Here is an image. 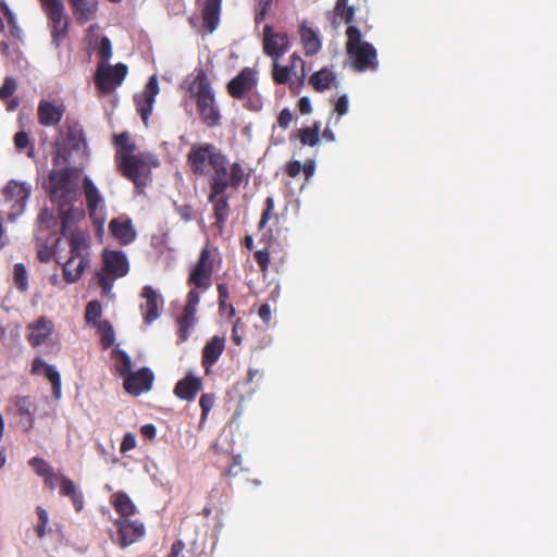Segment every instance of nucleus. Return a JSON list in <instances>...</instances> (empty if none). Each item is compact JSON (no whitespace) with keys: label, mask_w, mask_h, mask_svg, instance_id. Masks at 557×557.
I'll list each match as a JSON object with an SVG mask.
<instances>
[{"label":"nucleus","mask_w":557,"mask_h":557,"mask_svg":"<svg viewBox=\"0 0 557 557\" xmlns=\"http://www.w3.org/2000/svg\"><path fill=\"white\" fill-rule=\"evenodd\" d=\"M82 172L78 166L61 162L59 166L53 164L48 175L47 193L51 202L58 206L62 235H66L72 224L84 216L82 210L73 207L79 197L78 182Z\"/></svg>","instance_id":"nucleus-1"},{"label":"nucleus","mask_w":557,"mask_h":557,"mask_svg":"<svg viewBox=\"0 0 557 557\" xmlns=\"http://www.w3.org/2000/svg\"><path fill=\"white\" fill-rule=\"evenodd\" d=\"M188 91L196 98V107L201 121L208 127L219 125L221 120L220 110L215 101L211 81L202 67L195 69L193 81L188 85Z\"/></svg>","instance_id":"nucleus-2"},{"label":"nucleus","mask_w":557,"mask_h":557,"mask_svg":"<svg viewBox=\"0 0 557 557\" xmlns=\"http://www.w3.org/2000/svg\"><path fill=\"white\" fill-rule=\"evenodd\" d=\"M249 180L250 171L240 162L230 163L227 156L224 153L209 176L211 197L214 198L225 194L227 188L238 189L243 184H248Z\"/></svg>","instance_id":"nucleus-3"},{"label":"nucleus","mask_w":557,"mask_h":557,"mask_svg":"<svg viewBox=\"0 0 557 557\" xmlns=\"http://www.w3.org/2000/svg\"><path fill=\"white\" fill-rule=\"evenodd\" d=\"M346 53L356 72L376 71L379 67L377 51L374 46L362 40L360 29L350 25L346 29Z\"/></svg>","instance_id":"nucleus-4"},{"label":"nucleus","mask_w":557,"mask_h":557,"mask_svg":"<svg viewBox=\"0 0 557 557\" xmlns=\"http://www.w3.org/2000/svg\"><path fill=\"white\" fill-rule=\"evenodd\" d=\"M70 257L62 263L63 276L67 283L77 282L89 264V244L87 237L78 232L69 236Z\"/></svg>","instance_id":"nucleus-5"},{"label":"nucleus","mask_w":557,"mask_h":557,"mask_svg":"<svg viewBox=\"0 0 557 557\" xmlns=\"http://www.w3.org/2000/svg\"><path fill=\"white\" fill-rule=\"evenodd\" d=\"M129 271V262L123 251L104 250L102 253V267L97 272V283L102 295H110L113 284L117 278L124 277Z\"/></svg>","instance_id":"nucleus-6"},{"label":"nucleus","mask_w":557,"mask_h":557,"mask_svg":"<svg viewBox=\"0 0 557 557\" xmlns=\"http://www.w3.org/2000/svg\"><path fill=\"white\" fill-rule=\"evenodd\" d=\"M64 128L63 141L52 158V164L55 166L61 165V161L62 163H70L73 152L84 154L87 148L84 129L79 122L67 116L64 122Z\"/></svg>","instance_id":"nucleus-7"},{"label":"nucleus","mask_w":557,"mask_h":557,"mask_svg":"<svg viewBox=\"0 0 557 557\" xmlns=\"http://www.w3.org/2000/svg\"><path fill=\"white\" fill-rule=\"evenodd\" d=\"M223 156V151L213 144H194L186 156V162L196 176H210Z\"/></svg>","instance_id":"nucleus-8"},{"label":"nucleus","mask_w":557,"mask_h":557,"mask_svg":"<svg viewBox=\"0 0 557 557\" xmlns=\"http://www.w3.org/2000/svg\"><path fill=\"white\" fill-rule=\"evenodd\" d=\"M115 159L122 175L132 181L136 186L145 185L146 178L150 173V156L139 152L116 153Z\"/></svg>","instance_id":"nucleus-9"},{"label":"nucleus","mask_w":557,"mask_h":557,"mask_svg":"<svg viewBox=\"0 0 557 557\" xmlns=\"http://www.w3.org/2000/svg\"><path fill=\"white\" fill-rule=\"evenodd\" d=\"M113 524L116 528V534L112 533L110 537L122 549L138 542L146 534V527L138 519L116 518Z\"/></svg>","instance_id":"nucleus-10"},{"label":"nucleus","mask_w":557,"mask_h":557,"mask_svg":"<svg viewBox=\"0 0 557 557\" xmlns=\"http://www.w3.org/2000/svg\"><path fill=\"white\" fill-rule=\"evenodd\" d=\"M200 302V295L196 289H190L186 297V304L183 312L177 317V344L185 343L190 335V331L197 324V308Z\"/></svg>","instance_id":"nucleus-11"},{"label":"nucleus","mask_w":557,"mask_h":557,"mask_svg":"<svg viewBox=\"0 0 557 557\" xmlns=\"http://www.w3.org/2000/svg\"><path fill=\"white\" fill-rule=\"evenodd\" d=\"M213 274V260L208 246L200 251L199 258L191 269L187 283L196 288L207 290L211 286Z\"/></svg>","instance_id":"nucleus-12"},{"label":"nucleus","mask_w":557,"mask_h":557,"mask_svg":"<svg viewBox=\"0 0 557 557\" xmlns=\"http://www.w3.org/2000/svg\"><path fill=\"white\" fill-rule=\"evenodd\" d=\"M290 48L289 36L286 32H276L270 24L263 27L262 49L271 59H281Z\"/></svg>","instance_id":"nucleus-13"},{"label":"nucleus","mask_w":557,"mask_h":557,"mask_svg":"<svg viewBox=\"0 0 557 557\" xmlns=\"http://www.w3.org/2000/svg\"><path fill=\"white\" fill-rule=\"evenodd\" d=\"M127 71V66L123 63L99 66L95 75V84L102 92H112L123 83Z\"/></svg>","instance_id":"nucleus-14"},{"label":"nucleus","mask_w":557,"mask_h":557,"mask_svg":"<svg viewBox=\"0 0 557 557\" xmlns=\"http://www.w3.org/2000/svg\"><path fill=\"white\" fill-rule=\"evenodd\" d=\"M258 85V73L252 67H244L234 78H232L226 89L234 99H243L246 95L252 92Z\"/></svg>","instance_id":"nucleus-15"},{"label":"nucleus","mask_w":557,"mask_h":557,"mask_svg":"<svg viewBox=\"0 0 557 557\" xmlns=\"http://www.w3.org/2000/svg\"><path fill=\"white\" fill-rule=\"evenodd\" d=\"M159 94V83L156 75H152L143 92L134 96L136 110L140 115L144 124L147 126L152 112L156 96Z\"/></svg>","instance_id":"nucleus-16"},{"label":"nucleus","mask_w":557,"mask_h":557,"mask_svg":"<svg viewBox=\"0 0 557 557\" xmlns=\"http://www.w3.org/2000/svg\"><path fill=\"white\" fill-rule=\"evenodd\" d=\"M48 18L51 22L52 42L59 47L61 41L67 36L69 20L64 13L63 3L44 8Z\"/></svg>","instance_id":"nucleus-17"},{"label":"nucleus","mask_w":557,"mask_h":557,"mask_svg":"<svg viewBox=\"0 0 557 557\" xmlns=\"http://www.w3.org/2000/svg\"><path fill=\"white\" fill-rule=\"evenodd\" d=\"M101 314L102 306L98 300H91L87 304L85 309L86 322L103 332L102 343L104 347H110L114 342V332L109 321H98Z\"/></svg>","instance_id":"nucleus-18"},{"label":"nucleus","mask_w":557,"mask_h":557,"mask_svg":"<svg viewBox=\"0 0 557 557\" xmlns=\"http://www.w3.org/2000/svg\"><path fill=\"white\" fill-rule=\"evenodd\" d=\"M154 375L149 368H143L125 376L124 388L134 396H138L152 388Z\"/></svg>","instance_id":"nucleus-19"},{"label":"nucleus","mask_w":557,"mask_h":557,"mask_svg":"<svg viewBox=\"0 0 557 557\" xmlns=\"http://www.w3.org/2000/svg\"><path fill=\"white\" fill-rule=\"evenodd\" d=\"M28 334L26 336L32 347H38L47 343L54 332V324L51 319L41 315L27 325Z\"/></svg>","instance_id":"nucleus-20"},{"label":"nucleus","mask_w":557,"mask_h":557,"mask_svg":"<svg viewBox=\"0 0 557 557\" xmlns=\"http://www.w3.org/2000/svg\"><path fill=\"white\" fill-rule=\"evenodd\" d=\"M65 112L63 103L40 100L37 107L38 123L45 127H55L60 124Z\"/></svg>","instance_id":"nucleus-21"},{"label":"nucleus","mask_w":557,"mask_h":557,"mask_svg":"<svg viewBox=\"0 0 557 557\" xmlns=\"http://www.w3.org/2000/svg\"><path fill=\"white\" fill-rule=\"evenodd\" d=\"M298 34L305 54L308 57L318 54L322 48L319 30L305 20L299 23Z\"/></svg>","instance_id":"nucleus-22"},{"label":"nucleus","mask_w":557,"mask_h":557,"mask_svg":"<svg viewBox=\"0 0 557 557\" xmlns=\"http://www.w3.org/2000/svg\"><path fill=\"white\" fill-rule=\"evenodd\" d=\"M141 297L145 302L140 305V311L146 324H150L159 318V304L162 302L161 296L150 285L143 288Z\"/></svg>","instance_id":"nucleus-23"},{"label":"nucleus","mask_w":557,"mask_h":557,"mask_svg":"<svg viewBox=\"0 0 557 557\" xmlns=\"http://www.w3.org/2000/svg\"><path fill=\"white\" fill-rule=\"evenodd\" d=\"M201 5L202 26L208 33H213L219 24L222 11V0H197Z\"/></svg>","instance_id":"nucleus-24"},{"label":"nucleus","mask_w":557,"mask_h":557,"mask_svg":"<svg viewBox=\"0 0 557 557\" xmlns=\"http://www.w3.org/2000/svg\"><path fill=\"white\" fill-rule=\"evenodd\" d=\"M202 388V381L200 377L188 373L180 380L174 387V394L182 400L191 401Z\"/></svg>","instance_id":"nucleus-25"},{"label":"nucleus","mask_w":557,"mask_h":557,"mask_svg":"<svg viewBox=\"0 0 557 557\" xmlns=\"http://www.w3.org/2000/svg\"><path fill=\"white\" fill-rule=\"evenodd\" d=\"M45 372L46 377L52 385L54 398L61 397V376L60 373L50 364H47L40 357H36L32 363V373L39 375Z\"/></svg>","instance_id":"nucleus-26"},{"label":"nucleus","mask_w":557,"mask_h":557,"mask_svg":"<svg viewBox=\"0 0 557 557\" xmlns=\"http://www.w3.org/2000/svg\"><path fill=\"white\" fill-rule=\"evenodd\" d=\"M225 339L221 336H213L202 349V367L206 372L209 373L210 368L219 360L220 356L224 351Z\"/></svg>","instance_id":"nucleus-27"},{"label":"nucleus","mask_w":557,"mask_h":557,"mask_svg":"<svg viewBox=\"0 0 557 557\" xmlns=\"http://www.w3.org/2000/svg\"><path fill=\"white\" fill-rule=\"evenodd\" d=\"M109 230H110L111 234L122 245L131 244L136 237V232H135L132 221L129 219H126V220L113 219L109 224Z\"/></svg>","instance_id":"nucleus-28"},{"label":"nucleus","mask_w":557,"mask_h":557,"mask_svg":"<svg viewBox=\"0 0 557 557\" xmlns=\"http://www.w3.org/2000/svg\"><path fill=\"white\" fill-rule=\"evenodd\" d=\"M69 2L79 24H85L96 16L98 10L97 0H69Z\"/></svg>","instance_id":"nucleus-29"},{"label":"nucleus","mask_w":557,"mask_h":557,"mask_svg":"<svg viewBox=\"0 0 557 557\" xmlns=\"http://www.w3.org/2000/svg\"><path fill=\"white\" fill-rule=\"evenodd\" d=\"M60 495L70 497L75 510L82 511L84 508V495L78 491L73 480L65 475L60 478Z\"/></svg>","instance_id":"nucleus-30"},{"label":"nucleus","mask_w":557,"mask_h":557,"mask_svg":"<svg viewBox=\"0 0 557 557\" xmlns=\"http://www.w3.org/2000/svg\"><path fill=\"white\" fill-rule=\"evenodd\" d=\"M110 503L119 513V518H132L137 512L135 504L124 492H116L112 494Z\"/></svg>","instance_id":"nucleus-31"},{"label":"nucleus","mask_w":557,"mask_h":557,"mask_svg":"<svg viewBox=\"0 0 557 557\" xmlns=\"http://www.w3.org/2000/svg\"><path fill=\"white\" fill-rule=\"evenodd\" d=\"M30 194V187L25 183H17L10 181L3 189V195L7 200L14 201L20 207H23Z\"/></svg>","instance_id":"nucleus-32"},{"label":"nucleus","mask_w":557,"mask_h":557,"mask_svg":"<svg viewBox=\"0 0 557 557\" xmlns=\"http://www.w3.org/2000/svg\"><path fill=\"white\" fill-rule=\"evenodd\" d=\"M208 200L213 205V216L215 219V225L222 230L230 215V205L227 198L223 195L211 197V190H209Z\"/></svg>","instance_id":"nucleus-33"},{"label":"nucleus","mask_w":557,"mask_h":557,"mask_svg":"<svg viewBox=\"0 0 557 557\" xmlns=\"http://www.w3.org/2000/svg\"><path fill=\"white\" fill-rule=\"evenodd\" d=\"M83 187H84L87 209H88L89 214L92 216V215H95L98 207L102 203L103 200H102V197H101L98 188L95 186V184L88 176L84 177Z\"/></svg>","instance_id":"nucleus-34"},{"label":"nucleus","mask_w":557,"mask_h":557,"mask_svg":"<svg viewBox=\"0 0 557 557\" xmlns=\"http://www.w3.org/2000/svg\"><path fill=\"white\" fill-rule=\"evenodd\" d=\"M288 66L293 71V76L295 77L294 81L289 82V88H299L300 86L304 85L306 79V62L297 52H294L289 58Z\"/></svg>","instance_id":"nucleus-35"},{"label":"nucleus","mask_w":557,"mask_h":557,"mask_svg":"<svg viewBox=\"0 0 557 557\" xmlns=\"http://www.w3.org/2000/svg\"><path fill=\"white\" fill-rule=\"evenodd\" d=\"M16 412L18 416L26 417L25 432L28 433L35 424V406L28 396H18L15 399Z\"/></svg>","instance_id":"nucleus-36"},{"label":"nucleus","mask_w":557,"mask_h":557,"mask_svg":"<svg viewBox=\"0 0 557 557\" xmlns=\"http://www.w3.org/2000/svg\"><path fill=\"white\" fill-rule=\"evenodd\" d=\"M335 79V74L327 67H323L309 77V84L314 88V90L322 92L331 88Z\"/></svg>","instance_id":"nucleus-37"},{"label":"nucleus","mask_w":557,"mask_h":557,"mask_svg":"<svg viewBox=\"0 0 557 557\" xmlns=\"http://www.w3.org/2000/svg\"><path fill=\"white\" fill-rule=\"evenodd\" d=\"M293 76L288 65H281L280 59H272V79L277 85L287 84Z\"/></svg>","instance_id":"nucleus-38"},{"label":"nucleus","mask_w":557,"mask_h":557,"mask_svg":"<svg viewBox=\"0 0 557 557\" xmlns=\"http://www.w3.org/2000/svg\"><path fill=\"white\" fill-rule=\"evenodd\" d=\"M356 9L348 4V0H336L334 5V14L345 22L348 26L352 25Z\"/></svg>","instance_id":"nucleus-39"},{"label":"nucleus","mask_w":557,"mask_h":557,"mask_svg":"<svg viewBox=\"0 0 557 557\" xmlns=\"http://www.w3.org/2000/svg\"><path fill=\"white\" fill-rule=\"evenodd\" d=\"M320 124L298 129V138L304 146H314L319 143Z\"/></svg>","instance_id":"nucleus-40"},{"label":"nucleus","mask_w":557,"mask_h":557,"mask_svg":"<svg viewBox=\"0 0 557 557\" xmlns=\"http://www.w3.org/2000/svg\"><path fill=\"white\" fill-rule=\"evenodd\" d=\"M13 282L15 287L24 293L28 289V272L23 263H15L13 269Z\"/></svg>","instance_id":"nucleus-41"},{"label":"nucleus","mask_w":557,"mask_h":557,"mask_svg":"<svg viewBox=\"0 0 557 557\" xmlns=\"http://www.w3.org/2000/svg\"><path fill=\"white\" fill-rule=\"evenodd\" d=\"M114 145L117 149L123 150L116 153H133L136 150V145L131 140L127 132L114 135Z\"/></svg>","instance_id":"nucleus-42"},{"label":"nucleus","mask_w":557,"mask_h":557,"mask_svg":"<svg viewBox=\"0 0 557 557\" xmlns=\"http://www.w3.org/2000/svg\"><path fill=\"white\" fill-rule=\"evenodd\" d=\"M36 513L38 516V522L35 525V532L38 539H44L47 535V525L49 522V516L45 508L37 506Z\"/></svg>","instance_id":"nucleus-43"},{"label":"nucleus","mask_w":557,"mask_h":557,"mask_svg":"<svg viewBox=\"0 0 557 557\" xmlns=\"http://www.w3.org/2000/svg\"><path fill=\"white\" fill-rule=\"evenodd\" d=\"M119 362L116 364L117 372L120 376L125 380V376L133 373L132 371V360L129 356L125 351H117L116 354Z\"/></svg>","instance_id":"nucleus-44"},{"label":"nucleus","mask_w":557,"mask_h":557,"mask_svg":"<svg viewBox=\"0 0 557 557\" xmlns=\"http://www.w3.org/2000/svg\"><path fill=\"white\" fill-rule=\"evenodd\" d=\"M272 3H273V0H257L256 13H255L256 25H259L261 22H263L265 20L267 15L270 12Z\"/></svg>","instance_id":"nucleus-45"},{"label":"nucleus","mask_w":557,"mask_h":557,"mask_svg":"<svg viewBox=\"0 0 557 557\" xmlns=\"http://www.w3.org/2000/svg\"><path fill=\"white\" fill-rule=\"evenodd\" d=\"M28 465L39 476L42 478L53 470L45 459L39 457H33L29 459Z\"/></svg>","instance_id":"nucleus-46"},{"label":"nucleus","mask_w":557,"mask_h":557,"mask_svg":"<svg viewBox=\"0 0 557 557\" xmlns=\"http://www.w3.org/2000/svg\"><path fill=\"white\" fill-rule=\"evenodd\" d=\"M16 89V81L11 76H7L4 78L3 85L0 87V100L5 101L15 94Z\"/></svg>","instance_id":"nucleus-47"},{"label":"nucleus","mask_w":557,"mask_h":557,"mask_svg":"<svg viewBox=\"0 0 557 557\" xmlns=\"http://www.w3.org/2000/svg\"><path fill=\"white\" fill-rule=\"evenodd\" d=\"M215 403V395L211 393L202 394L199 399V406L201 408V421H205L213 408Z\"/></svg>","instance_id":"nucleus-48"},{"label":"nucleus","mask_w":557,"mask_h":557,"mask_svg":"<svg viewBox=\"0 0 557 557\" xmlns=\"http://www.w3.org/2000/svg\"><path fill=\"white\" fill-rule=\"evenodd\" d=\"M255 260L262 272H267L270 265V251L268 249H260L253 253Z\"/></svg>","instance_id":"nucleus-49"},{"label":"nucleus","mask_w":557,"mask_h":557,"mask_svg":"<svg viewBox=\"0 0 557 557\" xmlns=\"http://www.w3.org/2000/svg\"><path fill=\"white\" fill-rule=\"evenodd\" d=\"M265 208L262 212V215H261V219L259 221V224H258V227L261 230L263 228L267 223L269 222V220L272 218V212L274 210V200L272 197H268L265 199Z\"/></svg>","instance_id":"nucleus-50"},{"label":"nucleus","mask_w":557,"mask_h":557,"mask_svg":"<svg viewBox=\"0 0 557 557\" xmlns=\"http://www.w3.org/2000/svg\"><path fill=\"white\" fill-rule=\"evenodd\" d=\"M98 54L103 62H107L112 55V46L108 37H102L98 49Z\"/></svg>","instance_id":"nucleus-51"},{"label":"nucleus","mask_w":557,"mask_h":557,"mask_svg":"<svg viewBox=\"0 0 557 557\" xmlns=\"http://www.w3.org/2000/svg\"><path fill=\"white\" fill-rule=\"evenodd\" d=\"M38 222L46 228L57 225V219L52 211L44 209L38 215Z\"/></svg>","instance_id":"nucleus-52"},{"label":"nucleus","mask_w":557,"mask_h":557,"mask_svg":"<svg viewBox=\"0 0 557 557\" xmlns=\"http://www.w3.org/2000/svg\"><path fill=\"white\" fill-rule=\"evenodd\" d=\"M174 208L184 222H189L194 219V209L190 205H177L174 202Z\"/></svg>","instance_id":"nucleus-53"},{"label":"nucleus","mask_w":557,"mask_h":557,"mask_svg":"<svg viewBox=\"0 0 557 557\" xmlns=\"http://www.w3.org/2000/svg\"><path fill=\"white\" fill-rule=\"evenodd\" d=\"M230 299V290L226 284H218V302L219 311L222 312L226 307V301Z\"/></svg>","instance_id":"nucleus-54"},{"label":"nucleus","mask_w":557,"mask_h":557,"mask_svg":"<svg viewBox=\"0 0 557 557\" xmlns=\"http://www.w3.org/2000/svg\"><path fill=\"white\" fill-rule=\"evenodd\" d=\"M29 144V136L26 132L20 131L14 135V146L18 151L24 150Z\"/></svg>","instance_id":"nucleus-55"},{"label":"nucleus","mask_w":557,"mask_h":557,"mask_svg":"<svg viewBox=\"0 0 557 557\" xmlns=\"http://www.w3.org/2000/svg\"><path fill=\"white\" fill-rule=\"evenodd\" d=\"M136 447V437L133 433L127 432L124 434L123 440L121 442L120 450L121 453H126Z\"/></svg>","instance_id":"nucleus-56"},{"label":"nucleus","mask_w":557,"mask_h":557,"mask_svg":"<svg viewBox=\"0 0 557 557\" xmlns=\"http://www.w3.org/2000/svg\"><path fill=\"white\" fill-rule=\"evenodd\" d=\"M244 323L242 321L240 318H238L234 324H233V329H232V341L234 342L235 345L237 346H240L242 345V336L239 334V332H242L244 330Z\"/></svg>","instance_id":"nucleus-57"},{"label":"nucleus","mask_w":557,"mask_h":557,"mask_svg":"<svg viewBox=\"0 0 557 557\" xmlns=\"http://www.w3.org/2000/svg\"><path fill=\"white\" fill-rule=\"evenodd\" d=\"M349 101L346 95L339 96L336 100L334 111L342 116L348 112Z\"/></svg>","instance_id":"nucleus-58"},{"label":"nucleus","mask_w":557,"mask_h":557,"mask_svg":"<svg viewBox=\"0 0 557 557\" xmlns=\"http://www.w3.org/2000/svg\"><path fill=\"white\" fill-rule=\"evenodd\" d=\"M245 108L250 111H259L262 108V101L259 95H251L249 96L247 102L245 103Z\"/></svg>","instance_id":"nucleus-59"},{"label":"nucleus","mask_w":557,"mask_h":557,"mask_svg":"<svg viewBox=\"0 0 557 557\" xmlns=\"http://www.w3.org/2000/svg\"><path fill=\"white\" fill-rule=\"evenodd\" d=\"M293 120V114L288 109H283L278 116H277V123L280 127L287 128Z\"/></svg>","instance_id":"nucleus-60"},{"label":"nucleus","mask_w":557,"mask_h":557,"mask_svg":"<svg viewBox=\"0 0 557 557\" xmlns=\"http://www.w3.org/2000/svg\"><path fill=\"white\" fill-rule=\"evenodd\" d=\"M286 174L290 177H296L302 171V164L300 161L294 160L286 164Z\"/></svg>","instance_id":"nucleus-61"},{"label":"nucleus","mask_w":557,"mask_h":557,"mask_svg":"<svg viewBox=\"0 0 557 557\" xmlns=\"http://www.w3.org/2000/svg\"><path fill=\"white\" fill-rule=\"evenodd\" d=\"M259 318L265 323L270 324L272 318V311L269 304H262L258 309Z\"/></svg>","instance_id":"nucleus-62"},{"label":"nucleus","mask_w":557,"mask_h":557,"mask_svg":"<svg viewBox=\"0 0 557 557\" xmlns=\"http://www.w3.org/2000/svg\"><path fill=\"white\" fill-rule=\"evenodd\" d=\"M0 9L7 18L8 24L10 26H12L13 28H16V18L14 16L13 12L10 10L9 5L7 3L2 2V3H0Z\"/></svg>","instance_id":"nucleus-63"},{"label":"nucleus","mask_w":557,"mask_h":557,"mask_svg":"<svg viewBox=\"0 0 557 557\" xmlns=\"http://www.w3.org/2000/svg\"><path fill=\"white\" fill-rule=\"evenodd\" d=\"M184 548H185L184 542L182 540H176L172 544L171 552L166 557H178Z\"/></svg>","instance_id":"nucleus-64"}]
</instances>
